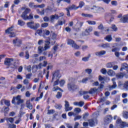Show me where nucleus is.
<instances>
[{
	"label": "nucleus",
	"mask_w": 128,
	"mask_h": 128,
	"mask_svg": "<svg viewBox=\"0 0 128 128\" xmlns=\"http://www.w3.org/2000/svg\"><path fill=\"white\" fill-rule=\"evenodd\" d=\"M67 88L70 92H74L78 89V86L74 84L70 80L67 85Z\"/></svg>",
	"instance_id": "obj_1"
},
{
	"label": "nucleus",
	"mask_w": 128,
	"mask_h": 128,
	"mask_svg": "<svg viewBox=\"0 0 128 128\" xmlns=\"http://www.w3.org/2000/svg\"><path fill=\"white\" fill-rule=\"evenodd\" d=\"M28 28H31V30H36L38 28H40V24H34V22H30L26 23Z\"/></svg>",
	"instance_id": "obj_2"
},
{
	"label": "nucleus",
	"mask_w": 128,
	"mask_h": 128,
	"mask_svg": "<svg viewBox=\"0 0 128 128\" xmlns=\"http://www.w3.org/2000/svg\"><path fill=\"white\" fill-rule=\"evenodd\" d=\"M91 10L92 12H94V14H102V12H104V8L96 6H94L91 8Z\"/></svg>",
	"instance_id": "obj_3"
},
{
	"label": "nucleus",
	"mask_w": 128,
	"mask_h": 128,
	"mask_svg": "<svg viewBox=\"0 0 128 128\" xmlns=\"http://www.w3.org/2000/svg\"><path fill=\"white\" fill-rule=\"evenodd\" d=\"M60 72H55L53 74V77L52 78V80H56L54 82V86H58V80H60Z\"/></svg>",
	"instance_id": "obj_4"
},
{
	"label": "nucleus",
	"mask_w": 128,
	"mask_h": 128,
	"mask_svg": "<svg viewBox=\"0 0 128 128\" xmlns=\"http://www.w3.org/2000/svg\"><path fill=\"white\" fill-rule=\"evenodd\" d=\"M12 102L14 104H20L24 102V100L20 98V96H18L16 98L13 97Z\"/></svg>",
	"instance_id": "obj_5"
},
{
	"label": "nucleus",
	"mask_w": 128,
	"mask_h": 128,
	"mask_svg": "<svg viewBox=\"0 0 128 128\" xmlns=\"http://www.w3.org/2000/svg\"><path fill=\"white\" fill-rule=\"evenodd\" d=\"M67 44L70 46L74 48V50H78V48H80V46L76 44V42H74V41L72 40L68 39Z\"/></svg>",
	"instance_id": "obj_6"
},
{
	"label": "nucleus",
	"mask_w": 128,
	"mask_h": 128,
	"mask_svg": "<svg viewBox=\"0 0 128 128\" xmlns=\"http://www.w3.org/2000/svg\"><path fill=\"white\" fill-rule=\"evenodd\" d=\"M98 89L94 88H92L89 92H88L86 91H84V92H80V94H96V92H98Z\"/></svg>",
	"instance_id": "obj_7"
},
{
	"label": "nucleus",
	"mask_w": 128,
	"mask_h": 128,
	"mask_svg": "<svg viewBox=\"0 0 128 128\" xmlns=\"http://www.w3.org/2000/svg\"><path fill=\"white\" fill-rule=\"evenodd\" d=\"M105 18L106 20H107L108 24H110V22H112L114 20V16H112L110 13L106 14L105 16Z\"/></svg>",
	"instance_id": "obj_8"
},
{
	"label": "nucleus",
	"mask_w": 128,
	"mask_h": 128,
	"mask_svg": "<svg viewBox=\"0 0 128 128\" xmlns=\"http://www.w3.org/2000/svg\"><path fill=\"white\" fill-rule=\"evenodd\" d=\"M116 124H120L121 128H126V126H128V124L126 123L122 120V119L118 118L116 120Z\"/></svg>",
	"instance_id": "obj_9"
},
{
	"label": "nucleus",
	"mask_w": 128,
	"mask_h": 128,
	"mask_svg": "<svg viewBox=\"0 0 128 128\" xmlns=\"http://www.w3.org/2000/svg\"><path fill=\"white\" fill-rule=\"evenodd\" d=\"M22 10H24V11L22 13L21 17L24 20L26 16H28V14H30V9L28 8H23Z\"/></svg>",
	"instance_id": "obj_10"
},
{
	"label": "nucleus",
	"mask_w": 128,
	"mask_h": 128,
	"mask_svg": "<svg viewBox=\"0 0 128 128\" xmlns=\"http://www.w3.org/2000/svg\"><path fill=\"white\" fill-rule=\"evenodd\" d=\"M92 27L90 26L88 28L86 29L85 30L84 32L82 34V35L84 36H90V32H92Z\"/></svg>",
	"instance_id": "obj_11"
},
{
	"label": "nucleus",
	"mask_w": 128,
	"mask_h": 128,
	"mask_svg": "<svg viewBox=\"0 0 128 128\" xmlns=\"http://www.w3.org/2000/svg\"><path fill=\"white\" fill-rule=\"evenodd\" d=\"M116 78H112V85H110L108 86V88L110 90H114V88H116V87L118 86L116 85Z\"/></svg>",
	"instance_id": "obj_12"
},
{
	"label": "nucleus",
	"mask_w": 128,
	"mask_h": 128,
	"mask_svg": "<svg viewBox=\"0 0 128 128\" xmlns=\"http://www.w3.org/2000/svg\"><path fill=\"white\" fill-rule=\"evenodd\" d=\"M64 107L66 112H70L72 110V107L70 106V103L66 100L65 101Z\"/></svg>",
	"instance_id": "obj_13"
},
{
	"label": "nucleus",
	"mask_w": 128,
	"mask_h": 128,
	"mask_svg": "<svg viewBox=\"0 0 128 128\" xmlns=\"http://www.w3.org/2000/svg\"><path fill=\"white\" fill-rule=\"evenodd\" d=\"M14 62V59L12 58H6L4 62V64L10 66L12 64V62Z\"/></svg>",
	"instance_id": "obj_14"
},
{
	"label": "nucleus",
	"mask_w": 128,
	"mask_h": 128,
	"mask_svg": "<svg viewBox=\"0 0 128 128\" xmlns=\"http://www.w3.org/2000/svg\"><path fill=\"white\" fill-rule=\"evenodd\" d=\"M13 44L17 46H20V44H22V40L18 38H16L15 40H13Z\"/></svg>",
	"instance_id": "obj_15"
},
{
	"label": "nucleus",
	"mask_w": 128,
	"mask_h": 128,
	"mask_svg": "<svg viewBox=\"0 0 128 128\" xmlns=\"http://www.w3.org/2000/svg\"><path fill=\"white\" fill-rule=\"evenodd\" d=\"M50 42L48 40H46L45 42L44 45V50H50Z\"/></svg>",
	"instance_id": "obj_16"
},
{
	"label": "nucleus",
	"mask_w": 128,
	"mask_h": 128,
	"mask_svg": "<svg viewBox=\"0 0 128 128\" xmlns=\"http://www.w3.org/2000/svg\"><path fill=\"white\" fill-rule=\"evenodd\" d=\"M60 16H58V15L56 14L50 16V21L51 22H54V20H58Z\"/></svg>",
	"instance_id": "obj_17"
},
{
	"label": "nucleus",
	"mask_w": 128,
	"mask_h": 128,
	"mask_svg": "<svg viewBox=\"0 0 128 128\" xmlns=\"http://www.w3.org/2000/svg\"><path fill=\"white\" fill-rule=\"evenodd\" d=\"M120 22H123L124 24H126V22H128V14L125 15L124 16H122L120 19Z\"/></svg>",
	"instance_id": "obj_18"
},
{
	"label": "nucleus",
	"mask_w": 128,
	"mask_h": 128,
	"mask_svg": "<svg viewBox=\"0 0 128 128\" xmlns=\"http://www.w3.org/2000/svg\"><path fill=\"white\" fill-rule=\"evenodd\" d=\"M118 86H122L123 90H128V81L125 82L124 84H119Z\"/></svg>",
	"instance_id": "obj_19"
},
{
	"label": "nucleus",
	"mask_w": 128,
	"mask_h": 128,
	"mask_svg": "<svg viewBox=\"0 0 128 128\" xmlns=\"http://www.w3.org/2000/svg\"><path fill=\"white\" fill-rule=\"evenodd\" d=\"M73 104L74 106H80V108H82V106H84V102L81 101V102H75L73 103Z\"/></svg>",
	"instance_id": "obj_20"
},
{
	"label": "nucleus",
	"mask_w": 128,
	"mask_h": 128,
	"mask_svg": "<svg viewBox=\"0 0 128 128\" xmlns=\"http://www.w3.org/2000/svg\"><path fill=\"white\" fill-rule=\"evenodd\" d=\"M106 52L105 50H101L100 52H98L95 53L96 56H104L106 54Z\"/></svg>",
	"instance_id": "obj_21"
},
{
	"label": "nucleus",
	"mask_w": 128,
	"mask_h": 128,
	"mask_svg": "<svg viewBox=\"0 0 128 128\" xmlns=\"http://www.w3.org/2000/svg\"><path fill=\"white\" fill-rule=\"evenodd\" d=\"M112 117L110 116H106L104 120V122H106V124H110V122L112 120Z\"/></svg>",
	"instance_id": "obj_22"
},
{
	"label": "nucleus",
	"mask_w": 128,
	"mask_h": 128,
	"mask_svg": "<svg viewBox=\"0 0 128 128\" xmlns=\"http://www.w3.org/2000/svg\"><path fill=\"white\" fill-rule=\"evenodd\" d=\"M82 22L76 23L75 26V28H76V32H78V30H80V28H82Z\"/></svg>",
	"instance_id": "obj_23"
},
{
	"label": "nucleus",
	"mask_w": 128,
	"mask_h": 128,
	"mask_svg": "<svg viewBox=\"0 0 128 128\" xmlns=\"http://www.w3.org/2000/svg\"><path fill=\"white\" fill-rule=\"evenodd\" d=\"M32 18H34V14H32V13H30L29 14V16L27 15V16L24 18L23 20H32Z\"/></svg>",
	"instance_id": "obj_24"
},
{
	"label": "nucleus",
	"mask_w": 128,
	"mask_h": 128,
	"mask_svg": "<svg viewBox=\"0 0 128 128\" xmlns=\"http://www.w3.org/2000/svg\"><path fill=\"white\" fill-rule=\"evenodd\" d=\"M96 122V124H98V121L96 120H89V124L90 126H94Z\"/></svg>",
	"instance_id": "obj_25"
},
{
	"label": "nucleus",
	"mask_w": 128,
	"mask_h": 128,
	"mask_svg": "<svg viewBox=\"0 0 128 128\" xmlns=\"http://www.w3.org/2000/svg\"><path fill=\"white\" fill-rule=\"evenodd\" d=\"M66 8H68L69 10H78V7L75 6L74 4H72V6H69Z\"/></svg>",
	"instance_id": "obj_26"
},
{
	"label": "nucleus",
	"mask_w": 128,
	"mask_h": 128,
	"mask_svg": "<svg viewBox=\"0 0 128 128\" xmlns=\"http://www.w3.org/2000/svg\"><path fill=\"white\" fill-rule=\"evenodd\" d=\"M101 48H110V44L109 43L102 44Z\"/></svg>",
	"instance_id": "obj_27"
},
{
	"label": "nucleus",
	"mask_w": 128,
	"mask_h": 128,
	"mask_svg": "<svg viewBox=\"0 0 128 128\" xmlns=\"http://www.w3.org/2000/svg\"><path fill=\"white\" fill-rule=\"evenodd\" d=\"M14 30V26H12L5 30L6 34H10Z\"/></svg>",
	"instance_id": "obj_28"
},
{
	"label": "nucleus",
	"mask_w": 128,
	"mask_h": 128,
	"mask_svg": "<svg viewBox=\"0 0 128 128\" xmlns=\"http://www.w3.org/2000/svg\"><path fill=\"white\" fill-rule=\"evenodd\" d=\"M124 74L120 72V73H118L116 75V78H124Z\"/></svg>",
	"instance_id": "obj_29"
},
{
	"label": "nucleus",
	"mask_w": 128,
	"mask_h": 128,
	"mask_svg": "<svg viewBox=\"0 0 128 128\" xmlns=\"http://www.w3.org/2000/svg\"><path fill=\"white\" fill-rule=\"evenodd\" d=\"M128 66V64H126V63H124L122 66V67L120 69V72H122L123 70H126V68Z\"/></svg>",
	"instance_id": "obj_30"
},
{
	"label": "nucleus",
	"mask_w": 128,
	"mask_h": 128,
	"mask_svg": "<svg viewBox=\"0 0 128 128\" xmlns=\"http://www.w3.org/2000/svg\"><path fill=\"white\" fill-rule=\"evenodd\" d=\"M107 74L108 76H112L115 74V72L113 70H109L107 72Z\"/></svg>",
	"instance_id": "obj_31"
},
{
	"label": "nucleus",
	"mask_w": 128,
	"mask_h": 128,
	"mask_svg": "<svg viewBox=\"0 0 128 128\" xmlns=\"http://www.w3.org/2000/svg\"><path fill=\"white\" fill-rule=\"evenodd\" d=\"M26 106L28 108H30V110H32V105L28 100L26 102Z\"/></svg>",
	"instance_id": "obj_32"
},
{
	"label": "nucleus",
	"mask_w": 128,
	"mask_h": 128,
	"mask_svg": "<svg viewBox=\"0 0 128 128\" xmlns=\"http://www.w3.org/2000/svg\"><path fill=\"white\" fill-rule=\"evenodd\" d=\"M82 16H84V18H92L93 16L90 14H84L82 13Z\"/></svg>",
	"instance_id": "obj_33"
},
{
	"label": "nucleus",
	"mask_w": 128,
	"mask_h": 128,
	"mask_svg": "<svg viewBox=\"0 0 128 128\" xmlns=\"http://www.w3.org/2000/svg\"><path fill=\"white\" fill-rule=\"evenodd\" d=\"M43 50H44V46H39L38 47V54H42V52Z\"/></svg>",
	"instance_id": "obj_34"
},
{
	"label": "nucleus",
	"mask_w": 128,
	"mask_h": 128,
	"mask_svg": "<svg viewBox=\"0 0 128 128\" xmlns=\"http://www.w3.org/2000/svg\"><path fill=\"white\" fill-rule=\"evenodd\" d=\"M122 116L124 118H128V112L126 111H124L122 112Z\"/></svg>",
	"instance_id": "obj_35"
},
{
	"label": "nucleus",
	"mask_w": 128,
	"mask_h": 128,
	"mask_svg": "<svg viewBox=\"0 0 128 128\" xmlns=\"http://www.w3.org/2000/svg\"><path fill=\"white\" fill-rule=\"evenodd\" d=\"M90 78H92L91 76L88 78H83L82 80V84H86V82L88 80H90Z\"/></svg>",
	"instance_id": "obj_36"
},
{
	"label": "nucleus",
	"mask_w": 128,
	"mask_h": 128,
	"mask_svg": "<svg viewBox=\"0 0 128 128\" xmlns=\"http://www.w3.org/2000/svg\"><path fill=\"white\" fill-rule=\"evenodd\" d=\"M105 40H107L108 42H112V38L111 35H108L106 36V38H105Z\"/></svg>",
	"instance_id": "obj_37"
},
{
	"label": "nucleus",
	"mask_w": 128,
	"mask_h": 128,
	"mask_svg": "<svg viewBox=\"0 0 128 128\" xmlns=\"http://www.w3.org/2000/svg\"><path fill=\"white\" fill-rule=\"evenodd\" d=\"M18 24L20 26H24V24H26V22L22 20H18Z\"/></svg>",
	"instance_id": "obj_38"
},
{
	"label": "nucleus",
	"mask_w": 128,
	"mask_h": 128,
	"mask_svg": "<svg viewBox=\"0 0 128 128\" xmlns=\"http://www.w3.org/2000/svg\"><path fill=\"white\" fill-rule=\"evenodd\" d=\"M114 66V63L113 62H108L106 64V67L108 68H112Z\"/></svg>",
	"instance_id": "obj_39"
},
{
	"label": "nucleus",
	"mask_w": 128,
	"mask_h": 128,
	"mask_svg": "<svg viewBox=\"0 0 128 128\" xmlns=\"http://www.w3.org/2000/svg\"><path fill=\"white\" fill-rule=\"evenodd\" d=\"M56 96V98H58V99L61 98L62 96V94L60 92H58Z\"/></svg>",
	"instance_id": "obj_40"
},
{
	"label": "nucleus",
	"mask_w": 128,
	"mask_h": 128,
	"mask_svg": "<svg viewBox=\"0 0 128 128\" xmlns=\"http://www.w3.org/2000/svg\"><path fill=\"white\" fill-rule=\"evenodd\" d=\"M36 70H40L42 68V64L40 63L38 65H34Z\"/></svg>",
	"instance_id": "obj_41"
},
{
	"label": "nucleus",
	"mask_w": 128,
	"mask_h": 128,
	"mask_svg": "<svg viewBox=\"0 0 128 128\" xmlns=\"http://www.w3.org/2000/svg\"><path fill=\"white\" fill-rule=\"evenodd\" d=\"M24 68L28 72H30L32 70V66L30 65H29L28 66H25Z\"/></svg>",
	"instance_id": "obj_42"
},
{
	"label": "nucleus",
	"mask_w": 128,
	"mask_h": 128,
	"mask_svg": "<svg viewBox=\"0 0 128 128\" xmlns=\"http://www.w3.org/2000/svg\"><path fill=\"white\" fill-rule=\"evenodd\" d=\"M84 6V2L81 1L80 2L79 6H77V8H82Z\"/></svg>",
	"instance_id": "obj_43"
},
{
	"label": "nucleus",
	"mask_w": 128,
	"mask_h": 128,
	"mask_svg": "<svg viewBox=\"0 0 128 128\" xmlns=\"http://www.w3.org/2000/svg\"><path fill=\"white\" fill-rule=\"evenodd\" d=\"M100 72H102V74H106L108 71H106V68H103L101 69Z\"/></svg>",
	"instance_id": "obj_44"
},
{
	"label": "nucleus",
	"mask_w": 128,
	"mask_h": 128,
	"mask_svg": "<svg viewBox=\"0 0 128 128\" xmlns=\"http://www.w3.org/2000/svg\"><path fill=\"white\" fill-rule=\"evenodd\" d=\"M5 106H10V101L8 100H5Z\"/></svg>",
	"instance_id": "obj_45"
},
{
	"label": "nucleus",
	"mask_w": 128,
	"mask_h": 128,
	"mask_svg": "<svg viewBox=\"0 0 128 128\" xmlns=\"http://www.w3.org/2000/svg\"><path fill=\"white\" fill-rule=\"evenodd\" d=\"M74 112H76V114H80L82 112V110L80 108H74Z\"/></svg>",
	"instance_id": "obj_46"
},
{
	"label": "nucleus",
	"mask_w": 128,
	"mask_h": 128,
	"mask_svg": "<svg viewBox=\"0 0 128 128\" xmlns=\"http://www.w3.org/2000/svg\"><path fill=\"white\" fill-rule=\"evenodd\" d=\"M98 80L100 82H102V84H104V78L102 77V76H100L98 78Z\"/></svg>",
	"instance_id": "obj_47"
},
{
	"label": "nucleus",
	"mask_w": 128,
	"mask_h": 128,
	"mask_svg": "<svg viewBox=\"0 0 128 128\" xmlns=\"http://www.w3.org/2000/svg\"><path fill=\"white\" fill-rule=\"evenodd\" d=\"M14 119L13 118H9L6 119V121L10 122H11V124L14 122Z\"/></svg>",
	"instance_id": "obj_48"
},
{
	"label": "nucleus",
	"mask_w": 128,
	"mask_h": 128,
	"mask_svg": "<svg viewBox=\"0 0 128 128\" xmlns=\"http://www.w3.org/2000/svg\"><path fill=\"white\" fill-rule=\"evenodd\" d=\"M9 35L10 38H14L16 35V33L14 32H11L10 34H8Z\"/></svg>",
	"instance_id": "obj_49"
},
{
	"label": "nucleus",
	"mask_w": 128,
	"mask_h": 128,
	"mask_svg": "<svg viewBox=\"0 0 128 128\" xmlns=\"http://www.w3.org/2000/svg\"><path fill=\"white\" fill-rule=\"evenodd\" d=\"M88 24H91L92 26L96 24V22L95 21L90 20L88 21Z\"/></svg>",
	"instance_id": "obj_50"
},
{
	"label": "nucleus",
	"mask_w": 128,
	"mask_h": 128,
	"mask_svg": "<svg viewBox=\"0 0 128 128\" xmlns=\"http://www.w3.org/2000/svg\"><path fill=\"white\" fill-rule=\"evenodd\" d=\"M111 28L114 32H116V30H118V28L115 24H112Z\"/></svg>",
	"instance_id": "obj_51"
},
{
	"label": "nucleus",
	"mask_w": 128,
	"mask_h": 128,
	"mask_svg": "<svg viewBox=\"0 0 128 128\" xmlns=\"http://www.w3.org/2000/svg\"><path fill=\"white\" fill-rule=\"evenodd\" d=\"M41 26L42 28H48V23L45 22V23L42 24L41 25Z\"/></svg>",
	"instance_id": "obj_52"
},
{
	"label": "nucleus",
	"mask_w": 128,
	"mask_h": 128,
	"mask_svg": "<svg viewBox=\"0 0 128 128\" xmlns=\"http://www.w3.org/2000/svg\"><path fill=\"white\" fill-rule=\"evenodd\" d=\"M58 90H62V91L60 88H58V86H56V87H54V88H52V91H53V92H56V91Z\"/></svg>",
	"instance_id": "obj_53"
},
{
	"label": "nucleus",
	"mask_w": 128,
	"mask_h": 128,
	"mask_svg": "<svg viewBox=\"0 0 128 128\" xmlns=\"http://www.w3.org/2000/svg\"><path fill=\"white\" fill-rule=\"evenodd\" d=\"M34 8H44V4H42L41 5H35Z\"/></svg>",
	"instance_id": "obj_54"
},
{
	"label": "nucleus",
	"mask_w": 128,
	"mask_h": 128,
	"mask_svg": "<svg viewBox=\"0 0 128 128\" xmlns=\"http://www.w3.org/2000/svg\"><path fill=\"white\" fill-rule=\"evenodd\" d=\"M54 110H48V114H54Z\"/></svg>",
	"instance_id": "obj_55"
},
{
	"label": "nucleus",
	"mask_w": 128,
	"mask_h": 128,
	"mask_svg": "<svg viewBox=\"0 0 128 128\" xmlns=\"http://www.w3.org/2000/svg\"><path fill=\"white\" fill-rule=\"evenodd\" d=\"M25 58L26 60H28L30 58V54L28 51L26 52Z\"/></svg>",
	"instance_id": "obj_56"
},
{
	"label": "nucleus",
	"mask_w": 128,
	"mask_h": 128,
	"mask_svg": "<svg viewBox=\"0 0 128 128\" xmlns=\"http://www.w3.org/2000/svg\"><path fill=\"white\" fill-rule=\"evenodd\" d=\"M75 56H76L77 58H78V56H80V52L77 51L74 53Z\"/></svg>",
	"instance_id": "obj_57"
},
{
	"label": "nucleus",
	"mask_w": 128,
	"mask_h": 128,
	"mask_svg": "<svg viewBox=\"0 0 128 128\" xmlns=\"http://www.w3.org/2000/svg\"><path fill=\"white\" fill-rule=\"evenodd\" d=\"M88 115H89L88 113H85L83 115V119H84L86 120V118H88Z\"/></svg>",
	"instance_id": "obj_58"
},
{
	"label": "nucleus",
	"mask_w": 128,
	"mask_h": 128,
	"mask_svg": "<svg viewBox=\"0 0 128 128\" xmlns=\"http://www.w3.org/2000/svg\"><path fill=\"white\" fill-rule=\"evenodd\" d=\"M46 58L44 56H41L39 57V62H42V60H44Z\"/></svg>",
	"instance_id": "obj_59"
},
{
	"label": "nucleus",
	"mask_w": 128,
	"mask_h": 128,
	"mask_svg": "<svg viewBox=\"0 0 128 128\" xmlns=\"http://www.w3.org/2000/svg\"><path fill=\"white\" fill-rule=\"evenodd\" d=\"M66 82L64 81V80H61L60 82V86H64V85Z\"/></svg>",
	"instance_id": "obj_60"
},
{
	"label": "nucleus",
	"mask_w": 128,
	"mask_h": 128,
	"mask_svg": "<svg viewBox=\"0 0 128 128\" xmlns=\"http://www.w3.org/2000/svg\"><path fill=\"white\" fill-rule=\"evenodd\" d=\"M62 106L61 104H56L55 105L56 108H57L58 110H60V108H62Z\"/></svg>",
	"instance_id": "obj_61"
},
{
	"label": "nucleus",
	"mask_w": 128,
	"mask_h": 128,
	"mask_svg": "<svg viewBox=\"0 0 128 128\" xmlns=\"http://www.w3.org/2000/svg\"><path fill=\"white\" fill-rule=\"evenodd\" d=\"M32 72H34V73L36 72V68L35 65H34L32 66Z\"/></svg>",
	"instance_id": "obj_62"
},
{
	"label": "nucleus",
	"mask_w": 128,
	"mask_h": 128,
	"mask_svg": "<svg viewBox=\"0 0 128 128\" xmlns=\"http://www.w3.org/2000/svg\"><path fill=\"white\" fill-rule=\"evenodd\" d=\"M88 60H90V57H84L82 58L83 62H88Z\"/></svg>",
	"instance_id": "obj_63"
},
{
	"label": "nucleus",
	"mask_w": 128,
	"mask_h": 128,
	"mask_svg": "<svg viewBox=\"0 0 128 128\" xmlns=\"http://www.w3.org/2000/svg\"><path fill=\"white\" fill-rule=\"evenodd\" d=\"M44 22H50V18H48V16H44Z\"/></svg>",
	"instance_id": "obj_64"
}]
</instances>
